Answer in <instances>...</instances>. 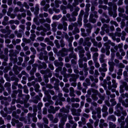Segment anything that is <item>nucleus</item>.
<instances>
[{"label": "nucleus", "mask_w": 128, "mask_h": 128, "mask_svg": "<svg viewBox=\"0 0 128 128\" xmlns=\"http://www.w3.org/2000/svg\"><path fill=\"white\" fill-rule=\"evenodd\" d=\"M48 92L49 96H48V95H46L47 98H48L49 99H51V96L49 94V93L50 92V94L52 95H54L55 93L53 90H48Z\"/></svg>", "instance_id": "nucleus-9"}, {"label": "nucleus", "mask_w": 128, "mask_h": 128, "mask_svg": "<svg viewBox=\"0 0 128 128\" xmlns=\"http://www.w3.org/2000/svg\"><path fill=\"white\" fill-rule=\"evenodd\" d=\"M73 6L71 5L70 4L68 3L67 6V7L68 8L70 9V12L74 10Z\"/></svg>", "instance_id": "nucleus-37"}, {"label": "nucleus", "mask_w": 128, "mask_h": 128, "mask_svg": "<svg viewBox=\"0 0 128 128\" xmlns=\"http://www.w3.org/2000/svg\"><path fill=\"white\" fill-rule=\"evenodd\" d=\"M67 75L68 77H71V78L69 79V81L70 82H72L71 84V85L74 86L76 87V83L75 82L76 81L77 79L79 77V74H68Z\"/></svg>", "instance_id": "nucleus-1"}, {"label": "nucleus", "mask_w": 128, "mask_h": 128, "mask_svg": "<svg viewBox=\"0 0 128 128\" xmlns=\"http://www.w3.org/2000/svg\"><path fill=\"white\" fill-rule=\"evenodd\" d=\"M15 123L17 124L16 126L17 128H19L20 127H22L23 126V124L21 122H19V121L18 120H16L14 118L12 119L11 123L12 125L14 126L15 125Z\"/></svg>", "instance_id": "nucleus-2"}, {"label": "nucleus", "mask_w": 128, "mask_h": 128, "mask_svg": "<svg viewBox=\"0 0 128 128\" xmlns=\"http://www.w3.org/2000/svg\"><path fill=\"white\" fill-rule=\"evenodd\" d=\"M39 10V8L38 7V5H36L35 8V12H34V13L36 14H38Z\"/></svg>", "instance_id": "nucleus-39"}, {"label": "nucleus", "mask_w": 128, "mask_h": 128, "mask_svg": "<svg viewBox=\"0 0 128 128\" xmlns=\"http://www.w3.org/2000/svg\"><path fill=\"white\" fill-rule=\"evenodd\" d=\"M36 70V68H32V70L30 71V74L32 75L34 74Z\"/></svg>", "instance_id": "nucleus-56"}, {"label": "nucleus", "mask_w": 128, "mask_h": 128, "mask_svg": "<svg viewBox=\"0 0 128 128\" xmlns=\"http://www.w3.org/2000/svg\"><path fill=\"white\" fill-rule=\"evenodd\" d=\"M101 21L102 23H104V22L108 23L110 22V19L109 18H108L106 20L104 18H102L101 19Z\"/></svg>", "instance_id": "nucleus-25"}, {"label": "nucleus", "mask_w": 128, "mask_h": 128, "mask_svg": "<svg viewBox=\"0 0 128 128\" xmlns=\"http://www.w3.org/2000/svg\"><path fill=\"white\" fill-rule=\"evenodd\" d=\"M63 117H62L60 120V123L59 125V127H63L65 124V122L66 121L67 116L66 114H64Z\"/></svg>", "instance_id": "nucleus-4"}, {"label": "nucleus", "mask_w": 128, "mask_h": 128, "mask_svg": "<svg viewBox=\"0 0 128 128\" xmlns=\"http://www.w3.org/2000/svg\"><path fill=\"white\" fill-rule=\"evenodd\" d=\"M69 58H74L75 59L76 58V55L74 53V52H71L69 55Z\"/></svg>", "instance_id": "nucleus-15"}, {"label": "nucleus", "mask_w": 128, "mask_h": 128, "mask_svg": "<svg viewBox=\"0 0 128 128\" xmlns=\"http://www.w3.org/2000/svg\"><path fill=\"white\" fill-rule=\"evenodd\" d=\"M108 126V124L106 122H104L102 124H99V127L100 128H104V127H106Z\"/></svg>", "instance_id": "nucleus-34"}, {"label": "nucleus", "mask_w": 128, "mask_h": 128, "mask_svg": "<svg viewBox=\"0 0 128 128\" xmlns=\"http://www.w3.org/2000/svg\"><path fill=\"white\" fill-rule=\"evenodd\" d=\"M91 41L93 43V45L95 46H97L98 42L94 38H92L91 39Z\"/></svg>", "instance_id": "nucleus-31"}, {"label": "nucleus", "mask_w": 128, "mask_h": 128, "mask_svg": "<svg viewBox=\"0 0 128 128\" xmlns=\"http://www.w3.org/2000/svg\"><path fill=\"white\" fill-rule=\"evenodd\" d=\"M78 50H79V53H84L85 51L83 47L81 46H78Z\"/></svg>", "instance_id": "nucleus-16"}, {"label": "nucleus", "mask_w": 128, "mask_h": 128, "mask_svg": "<svg viewBox=\"0 0 128 128\" xmlns=\"http://www.w3.org/2000/svg\"><path fill=\"white\" fill-rule=\"evenodd\" d=\"M91 97L92 99L94 101H96L98 99V98L97 96V94H92L91 96Z\"/></svg>", "instance_id": "nucleus-21"}, {"label": "nucleus", "mask_w": 128, "mask_h": 128, "mask_svg": "<svg viewBox=\"0 0 128 128\" xmlns=\"http://www.w3.org/2000/svg\"><path fill=\"white\" fill-rule=\"evenodd\" d=\"M107 120H109L115 122L116 120V116L114 115H112L108 117Z\"/></svg>", "instance_id": "nucleus-7"}, {"label": "nucleus", "mask_w": 128, "mask_h": 128, "mask_svg": "<svg viewBox=\"0 0 128 128\" xmlns=\"http://www.w3.org/2000/svg\"><path fill=\"white\" fill-rule=\"evenodd\" d=\"M108 110L107 107L104 105L103 106L102 108V112H107V111Z\"/></svg>", "instance_id": "nucleus-46"}, {"label": "nucleus", "mask_w": 128, "mask_h": 128, "mask_svg": "<svg viewBox=\"0 0 128 128\" xmlns=\"http://www.w3.org/2000/svg\"><path fill=\"white\" fill-rule=\"evenodd\" d=\"M40 45L43 48L41 49H40L39 48H37L36 49L38 52H40V51H42L44 50L46 48V45L44 43H41L40 44Z\"/></svg>", "instance_id": "nucleus-5"}, {"label": "nucleus", "mask_w": 128, "mask_h": 128, "mask_svg": "<svg viewBox=\"0 0 128 128\" xmlns=\"http://www.w3.org/2000/svg\"><path fill=\"white\" fill-rule=\"evenodd\" d=\"M30 98V96L29 95L27 94L25 96V98L26 100H24V103H26L27 101H28Z\"/></svg>", "instance_id": "nucleus-58"}, {"label": "nucleus", "mask_w": 128, "mask_h": 128, "mask_svg": "<svg viewBox=\"0 0 128 128\" xmlns=\"http://www.w3.org/2000/svg\"><path fill=\"white\" fill-rule=\"evenodd\" d=\"M107 68H102L100 67L99 68V71L100 72H106L107 71Z\"/></svg>", "instance_id": "nucleus-36"}, {"label": "nucleus", "mask_w": 128, "mask_h": 128, "mask_svg": "<svg viewBox=\"0 0 128 128\" xmlns=\"http://www.w3.org/2000/svg\"><path fill=\"white\" fill-rule=\"evenodd\" d=\"M112 87L116 88L117 87V84L116 82V81L114 79H112Z\"/></svg>", "instance_id": "nucleus-30"}, {"label": "nucleus", "mask_w": 128, "mask_h": 128, "mask_svg": "<svg viewBox=\"0 0 128 128\" xmlns=\"http://www.w3.org/2000/svg\"><path fill=\"white\" fill-rule=\"evenodd\" d=\"M19 61L17 62V64L18 66H20L22 64V62L23 61V58L21 57H19L18 58Z\"/></svg>", "instance_id": "nucleus-29"}, {"label": "nucleus", "mask_w": 128, "mask_h": 128, "mask_svg": "<svg viewBox=\"0 0 128 128\" xmlns=\"http://www.w3.org/2000/svg\"><path fill=\"white\" fill-rule=\"evenodd\" d=\"M60 46L62 47H63L65 46V44L64 43V41L63 39H62L60 41Z\"/></svg>", "instance_id": "nucleus-51"}, {"label": "nucleus", "mask_w": 128, "mask_h": 128, "mask_svg": "<svg viewBox=\"0 0 128 128\" xmlns=\"http://www.w3.org/2000/svg\"><path fill=\"white\" fill-rule=\"evenodd\" d=\"M84 26H86L88 28H92V26L90 23L85 24Z\"/></svg>", "instance_id": "nucleus-50"}, {"label": "nucleus", "mask_w": 128, "mask_h": 128, "mask_svg": "<svg viewBox=\"0 0 128 128\" xmlns=\"http://www.w3.org/2000/svg\"><path fill=\"white\" fill-rule=\"evenodd\" d=\"M42 90L43 91H44V94L46 96V95H48L49 96L48 94V90H46V88L45 87L43 86L42 87Z\"/></svg>", "instance_id": "nucleus-45"}, {"label": "nucleus", "mask_w": 128, "mask_h": 128, "mask_svg": "<svg viewBox=\"0 0 128 128\" xmlns=\"http://www.w3.org/2000/svg\"><path fill=\"white\" fill-rule=\"evenodd\" d=\"M122 84H123L124 86L125 89L126 91L128 90V85L127 83L125 82L121 81Z\"/></svg>", "instance_id": "nucleus-28"}, {"label": "nucleus", "mask_w": 128, "mask_h": 128, "mask_svg": "<svg viewBox=\"0 0 128 128\" xmlns=\"http://www.w3.org/2000/svg\"><path fill=\"white\" fill-rule=\"evenodd\" d=\"M88 15V14H84V22L86 24L88 22V20L87 19Z\"/></svg>", "instance_id": "nucleus-35"}, {"label": "nucleus", "mask_w": 128, "mask_h": 128, "mask_svg": "<svg viewBox=\"0 0 128 128\" xmlns=\"http://www.w3.org/2000/svg\"><path fill=\"white\" fill-rule=\"evenodd\" d=\"M62 16L61 14H59L58 16L54 15L52 17V19L53 20H58L61 18Z\"/></svg>", "instance_id": "nucleus-32"}, {"label": "nucleus", "mask_w": 128, "mask_h": 128, "mask_svg": "<svg viewBox=\"0 0 128 128\" xmlns=\"http://www.w3.org/2000/svg\"><path fill=\"white\" fill-rule=\"evenodd\" d=\"M89 21L90 22L95 23L96 22V20L94 18H92L90 19H89Z\"/></svg>", "instance_id": "nucleus-60"}, {"label": "nucleus", "mask_w": 128, "mask_h": 128, "mask_svg": "<svg viewBox=\"0 0 128 128\" xmlns=\"http://www.w3.org/2000/svg\"><path fill=\"white\" fill-rule=\"evenodd\" d=\"M109 28V25L106 24H104L101 27V29L102 30H104L105 28Z\"/></svg>", "instance_id": "nucleus-27"}, {"label": "nucleus", "mask_w": 128, "mask_h": 128, "mask_svg": "<svg viewBox=\"0 0 128 128\" xmlns=\"http://www.w3.org/2000/svg\"><path fill=\"white\" fill-rule=\"evenodd\" d=\"M119 101L122 103V105L126 108L128 107V103H126L123 100L121 97L119 98Z\"/></svg>", "instance_id": "nucleus-6"}, {"label": "nucleus", "mask_w": 128, "mask_h": 128, "mask_svg": "<svg viewBox=\"0 0 128 128\" xmlns=\"http://www.w3.org/2000/svg\"><path fill=\"white\" fill-rule=\"evenodd\" d=\"M11 86V84L10 83L8 82H6L5 83L4 85V86L5 88L8 87V90L9 92L10 93L11 92L10 89V88H9Z\"/></svg>", "instance_id": "nucleus-13"}, {"label": "nucleus", "mask_w": 128, "mask_h": 128, "mask_svg": "<svg viewBox=\"0 0 128 128\" xmlns=\"http://www.w3.org/2000/svg\"><path fill=\"white\" fill-rule=\"evenodd\" d=\"M122 70L121 68H119L117 72V74L119 76H121L122 74Z\"/></svg>", "instance_id": "nucleus-59"}, {"label": "nucleus", "mask_w": 128, "mask_h": 128, "mask_svg": "<svg viewBox=\"0 0 128 128\" xmlns=\"http://www.w3.org/2000/svg\"><path fill=\"white\" fill-rule=\"evenodd\" d=\"M109 43L108 42H106L104 44V46L106 47V49H109L110 48V46L109 45Z\"/></svg>", "instance_id": "nucleus-49"}, {"label": "nucleus", "mask_w": 128, "mask_h": 128, "mask_svg": "<svg viewBox=\"0 0 128 128\" xmlns=\"http://www.w3.org/2000/svg\"><path fill=\"white\" fill-rule=\"evenodd\" d=\"M23 88L24 92L26 94L28 93V89L27 87L26 86H24L23 87Z\"/></svg>", "instance_id": "nucleus-47"}, {"label": "nucleus", "mask_w": 128, "mask_h": 128, "mask_svg": "<svg viewBox=\"0 0 128 128\" xmlns=\"http://www.w3.org/2000/svg\"><path fill=\"white\" fill-rule=\"evenodd\" d=\"M80 32V30L77 27L74 28V30L72 31V33L74 35L76 34L77 33Z\"/></svg>", "instance_id": "nucleus-22"}, {"label": "nucleus", "mask_w": 128, "mask_h": 128, "mask_svg": "<svg viewBox=\"0 0 128 128\" xmlns=\"http://www.w3.org/2000/svg\"><path fill=\"white\" fill-rule=\"evenodd\" d=\"M54 65L56 66H62L63 65V63L62 62H58V60H56L54 62Z\"/></svg>", "instance_id": "nucleus-11"}, {"label": "nucleus", "mask_w": 128, "mask_h": 128, "mask_svg": "<svg viewBox=\"0 0 128 128\" xmlns=\"http://www.w3.org/2000/svg\"><path fill=\"white\" fill-rule=\"evenodd\" d=\"M79 104L77 103H72L71 105L72 107V108H77L79 107Z\"/></svg>", "instance_id": "nucleus-44"}, {"label": "nucleus", "mask_w": 128, "mask_h": 128, "mask_svg": "<svg viewBox=\"0 0 128 128\" xmlns=\"http://www.w3.org/2000/svg\"><path fill=\"white\" fill-rule=\"evenodd\" d=\"M50 5L48 4H46L43 7V9L44 10L45 12H47L48 10V9L50 7Z\"/></svg>", "instance_id": "nucleus-33"}, {"label": "nucleus", "mask_w": 128, "mask_h": 128, "mask_svg": "<svg viewBox=\"0 0 128 128\" xmlns=\"http://www.w3.org/2000/svg\"><path fill=\"white\" fill-rule=\"evenodd\" d=\"M50 109L48 110V112L49 113H52L54 114L56 113L55 110H54V107L52 106H50Z\"/></svg>", "instance_id": "nucleus-8"}, {"label": "nucleus", "mask_w": 128, "mask_h": 128, "mask_svg": "<svg viewBox=\"0 0 128 128\" xmlns=\"http://www.w3.org/2000/svg\"><path fill=\"white\" fill-rule=\"evenodd\" d=\"M13 10V8L12 7L9 8L8 10V11L7 13V14H8L11 13V12Z\"/></svg>", "instance_id": "nucleus-63"}, {"label": "nucleus", "mask_w": 128, "mask_h": 128, "mask_svg": "<svg viewBox=\"0 0 128 128\" xmlns=\"http://www.w3.org/2000/svg\"><path fill=\"white\" fill-rule=\"evenodd\" d=\"M11 80L12 81L15 80V82H18L19 81L18 79L16 77V76H12L11 78Z\"/></svg>", "instance_id": "nucleus-42"}, {"label": "nucleus", "mask_w": 128, "mask_h": 128, "mask_svg": "<svg viewBox=\"0 0 128 128\" xmlns=\"http://www.w3.org/2000/svg\"><path fill=\"white\" fill-rule=\"evenodd\" d=\"M90 4H87L86 5V8L85 9V12L84 14H88V15L89 14L88 13V12L90 10Z\"/></svg>", "instance_id": "nucleus-10"}, {"label": "nucleus", "mask_w": 128, "mask_h": 128, "mask_svg": "<svg viewBox=\"0 0 128 128\" xmlns=\"http://www.w3.org/2000/svg\"><path fill=\"white\" fill-rule=\"evenodd\" d=\"M74 2L72 4V6L74 7H76L77 5L79 4V2L78 0H74Z\"/></svg>", "instance_id": "nucleus-43"}, {"label": "nucleus", "mask_w": 128, "mask_h": 128, "mask_svg": "<svg viewBox=\"0 0 128 128\" xmlns=\"http://www.w3.org/2000/svg\"><path fill=\"white\" fill-rule=\"evenodd\" d=\"M22 40L24 42L26 43H29L31 42L30 40L29 39H27L25 38H23L22 39Z\"/></svg>", "instance_id": "nucleus-38"}, {"label": "nucleus", "mask_w": 128, "mask_h": 128, "mask_svg": "<svg viewBox=\"0 0 128 128\" xmlns=\"http://www.w3.org/2000/svg\"><path fill=\"white\" fill-rule=\"evenodd\" d=\"M118 15L120 16L125 18L126 20H128V16H126L125 14L120 13L118 14Z\"/></svg>", "instance_id": "nucleus-17"}, {"label": "nucleus", "mask_w": 128, "mask_h": 128, "mask_svg": "<svg viewBox=\"0 0 128 128\" xmlns=\"http://www.w3.org/2000/svg\"><path fill=\"white\" fill-rule=\"evenodd\" d=\"M86 55L88 60H90L91 58V55L90 52H87L86 53Z\"/></svg>", "instance_id": "nucleus-57"}, {"label": "nucleus", "mask_w": 128, "mask_h": 128, "mask_svg": "<svg viewBox=\"0 0 128 128\" xmlns=\"http://www.w3.org/2000/svg\"><path fill=\"white\" fill-rule=\"evenodd\" d=\"M0 58L2 59H4V60L7 61L8 60V55L2 54L0 56Z\"/></svg>", "instance_id": "nucleus-19"}, {"label": "nucleus", "mask_w": 128, "mask_h": 128, "mask_svg": "<svg viewBox=\"0 0 128 128\" xmlns=\"http://www.w3.org/2000/svg\"><path fill=\"white\" fill-rule=\"evenodd\" d=\"M110 102H112V106H114L115 105L116 102V101H115V99L114 98H112L110 100Z\"/></svg>", "instance_id": "nucleus-53"}, {"label": "nucleus", "mask_w": 128, "mask_h": 128, "mask_svg": "<svg viewBox=\"0 0 128 128\" xmlns=\"http://www.w3.org/2000/svg\"><path fill=\"white\" fill-rule=\"evenodd\" d=\"M71 111L72 112V114L74 116H80V113H78L77 114L76 113V110L74 108H72L71 110Z\"/></svg>", "instance_id": "nucleus-20"}, {"label": "nucleus", "mask_w": 128, "mask_h": 128, "mask_svg": "<svg viewBox=\"0 0 128 128\" xmlns=\"http://www.w3.org/2000/svg\"><path fill=\"white\" fill-rule=\"evenodd\" d=\"M43 104L42 102H39L38 104V108L39 110H40L41 109V108Z\"/></svg>", "instance_id": "nucleus-62"}, {"label": "nucleus", "mask_w": 128, "mask_h": 128, "mask_svg": "<svg viewBox=\"0 0 128 128\" xmlns=\"http://www.w3.org/2000/svg\"><path fill=\"white\" fill-rule=\"evenodd\" d=\"M34 87V90L36 92H38L39 91V88L40 87V86L38 84H36Z\"/></svg>", "instance_id": "nucleus-24"}, {"label": "nucleus", "mask_w": 128, "mask_h": 128, "mask_svg": "<svg viewBox=\"0 0 128 128\" xmlns=\"http://www.w3.org/2000/svg\"><path fill=\"white\" fill-rule=\"evenodd\" d=\"M90 50L91 52H96L98 51V49L97 48L92 47L90 48Z\"/></svg>", "instance_id": "nucleus-41"}, {"label": "nucleus", "mask_w": 128, "mask_h": 128, "mask_svg": "<svg viewBox=\"0 0 128 128\" xmlns=\"http://www.w3.org/2000/svg\"><path fill=\"white\" fill-rule=\"evenodd\" d=\"M44 26L46 28V30H50V25L47 23H45L44 24Z\"/></svg>", "instance_id": "nucleus-40"}, {"label": "nucleus", "mask_w": 128, "mask_h": 128, "mask_svg": "<svg viewBox=\"0 0 128 128\" xmlns=\"http://www.w3.org/2000/svg\"><path fill=\"white\" fill-rule=\"evenodd\" d=\"M84 11L83 10H80L78 15V18L80 20H82V18L83 15L84 14Z\"/></svg>", "instance_id": "nucleus-14"}, {"label": "nucleus", "mask_w": 128, "mask_h": 128, "mask_svg": "<svg viewBox=\"0 0 128 128\" xmlns=\"http://www.w3.org/2000/svg\"><path fill=\"white\" fill-rule=\"evenodd\" d=\"M120 51L121 52V55L122 56H124L126 54V52L124 51L122 49H120Z\"/></svg>", "instance_id": "nucleus-61"}, {"label": "nucleus", "mask_w": 128, "mask_h": 128, "mask_svg": "<svg viewBox=\"0 0 128 128\" xmlns=\"http://www.w3.org/2000/svg\"><path fill=\"white\" fill-rule=\"evenodd\" d=\"M18 96L19 97H22L24 96V95L22 94V90H21L18 89Z\"/></svg>", "instance_id": "nucleus-54"}, {"label": "nucleus", "mask_w": 128, "mask_h": 128, "mask_svg": "<svg viewBox=\"0 0 128 128\" xmlns=\"http://www.w3.org/2000/svg\"><path fill=\"white\" fill-rule=\"evenodd\" d=\"M108 64L109 65L108 70L109 71L111 72H113L114 70L115 63L113 61H109L108 62Z\"/></svg>", "instance_id": "nucleus-3"}, {"label": "nucleus", "mask_w": 128, "mask_h": 128, "mask_svg": "<svg viewBox=\"0 0 128 128\" xmlns=\"http://www.w3.org/2000/svg\"><path fill=\"white\" fill-rule=\"evenodd\" d=\"M54 43L56 44V46L57 48H59L60 46L58 42V41L57 40H54Z\"/></svg>", "instance_id": "nucleus-48"}, {"label": "nucleus", "mask_w": 128, "mask_h": 128, "mask_svg": "<svg viewBox=\"0 0 128 128\" xmlns=\"http://www.w3.org/2000/svg\"><path fill=\"white\" fill-rule=\"evenodd\" d=\"M60 111L61 112H63L64 113H68L69 112V110L67 109L64 107H62V108L60 109Z\"/></svg>", "instance_id": "nucleus-18"}, {"label": "nucleus", "mask_w": 128, "mask_h": 128, "mask_svg": "<svg viewBox=\"0 0 128 128\" xmlns=\"http://www.w3.org/2000/svg\"><path fill=\"white\" fill-rule=\"evenodd\" d=\"M12 115L13 116L15 117L16 118H19V116L18 115L16 114V113L15 111H13L12 114Z\"/></svg>", "instance_id": "nucleus-55"}, {"label": "nucleus", "mask_w": 128, "mask_h": 128, "mask_svg": "<svg viewBox=\"0 0 128 128\" xmlns=\"http://www.w3.org/2000/svg\"><path fill=\"white\" fill-rule=\"evenodd\" d=\"M110 23L111 24H114L116 26H118V24L116 22L113 20H112L110 22Z\"/></svg>", "instance_id": "nucleus-52"}, {"label": "nucleus", "mask_w": 128, "mask_h": 128, "mask_svg": "<svg viewBox=\"0 0 128 128\" xmlns=\"http://www.w3.org/2000/svg\"><path fill=\"white\" fill-rule=\"evenodd\" d=\"M109 128H115L116 125L113 122H110L109 123Z\"/></svg>", "instance_id": "nucleus-26"}, {"label": "nucleus", "mask_w": 128, "mask_h": 128, "mask_svg": "<svg viewBox=\"0 0 128 128\" xmlns=\"http://www.w3.org/2000/svg\"><path fill=\"white\" fill-rule=\"evenodd\" d=\"M118 11L121 13H124V9L121 7H119L118 9Z\"/></svg>", "instance_id": "nucleus-64"}, {"label": "nucleus", "mask_w": 128, "mask_h": 128, "mask_svg": "<svg viewBox=\"0 0 128 128\" xmlns=\"http://www.w3.org/2000/svg\"><path fill=\"white\" fill-rule=\"evenodd\" d=\"M74 38L73 36H71L69 38L68 40V42H69L68 46L70 47H71L72 46L71 42H72Z\"/></svg>", "instance_id": "nucleus-23"}, {"label": "nucleus", "mask_w": 128, "mask_h": 128, "mask_svg": "<svg viewBox=\"0 0 128 128\" xmlns=\"http://www.w3.org/2000/svg\"><path fill=\"white\" fill-rule=\"evenodd\" d=\"M18 68V66L16 65H14L13 68V70L16 75H18L19 73V72L17 70Z\"/></svg>", "instance_id": "nucleus-12"}]
</instances>
